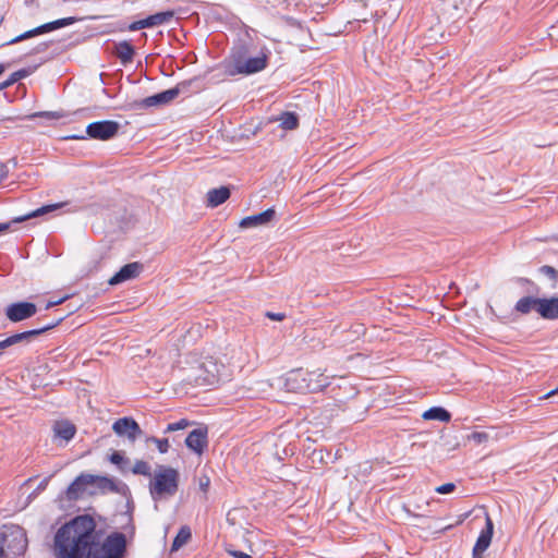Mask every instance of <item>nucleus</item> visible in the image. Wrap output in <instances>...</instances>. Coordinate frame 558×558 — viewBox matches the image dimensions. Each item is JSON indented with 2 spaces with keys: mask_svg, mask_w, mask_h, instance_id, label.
<instances>
[{
  "mask_svg": "<svg viewBox=\"0 0 558 558\" xmlns=\"http://www.w3.org/2000/svg\"><path fill=\"white\" fill-rule=\"evenodd\" d=\"M75 22V19L74 17H64V19H59V20H56L53 22H49V23H46L41 26H38L34 29H31V31H27L14 38H12L10 41H8V45H13V44H16V43H20L24 39H27V38H31L33 36H36V35H39V34H44V33H47V32H51V31H54V29H58V28H61V27H65V26H69L71 24H73Z\"/></svg>",
  "mask_w": 558,
  "mask_h": 558,
  "instance_id": "f8f14e48",
  "label": "nucleus"
},
{
  "mask_svg": "<svg viewBox=\"0 0 558 558\" xmlns=\"http://www.w3.org/2000/svg\"><path fill=\"white\" fill-rule=\"evenodd\" d=\"M48 481H49V478H45V480H43V481L40 482V484L38 485V488H37V489H38V490H44V489L47 487V485H48Z\"/></svg>",
  "mask_w": 558,
  "mask_h": 558,
  "instance_id": "8fccbe9b",
  "label": "nucleus"
},
{
  "mask_svg": "<svg viewBox=\"0 0 558 558\" xmlns=\"http://www.w3.org/2000/svg\"><path fill=\"white\" fill-rule=\"evenodd\" d=\"M250 49L245 44L235 46L230 56V61L226 63L227 74L234 75H250L263 71L269 59V50L263 48L258 56L248 57Z\"/></svg>",
  "mask_w": 558,
  "mask_h": 558,
  "instance_id": "f03ea898",
  "label": "nucleus"
},
{
  "mask_svg": "<svg viewBox=\"0 0 558 558\" xmlns=\"http://www.w3.org/2000/svg\"><path fill=\"white\" fill-rule=\"evenodd\" d=\"M107 216L109 217L110 225L112 226L110 232L116 234L117 239L134 227V216L124 205L113 206V208H110V213L107 214Z\"/></svg>",
  "mask_w": 558,
  "mask_h": 558,
  "instance_id": "6e6552de",
  "label": "nucleus"
},
{
  "mask_svg": "<svg viewBox=\"0 0 558 558\" xmlns=\"http://www.w3.org/2000/svg\"><path fill=\"white\" fill-rule=\"evenodd\" d=\"M128 26H129V24L123 21H120L117 24H107V33L125 32V31H129Z\"/></svg>",
  "mask_w": 558,
  "mask_h": 558,
  "instance_id": "ea45409f",
  "label": "nucleus"
},
{
  "mask_svg": "<svg viewBox=\"0 0 558 558\" xmlns=\"http://www.w3.org/2000/svg\"><path fill=\"white\" fill-rule=\"evenodd\" d=\"M130 472L135 475H143L147 477H151V468L148 462L144 460H136L134 465L131 466Z\"/></svg>",
  "mask_w": 558,
  "mask_h": 558,
  "instance_id": "72a5a7b5",
  "label": "nucleus"
},
{
  "mask_svg": "<svg viewBox=\"0 0 558 558\" xmlns=\"http://www.w3.org/2000/svg\"><path fill=\"white\" fill-rule=\"evenodd\" d=\"M119 126L118 122L107 120V140L113 137L118 133Z\"/></svg>",
  "mask_w": 558,
  "mask_h": 558,
  "instance_id": "a19ab883",
  "label": "nucleus"
},
{
  "mask_svg": "<svg viewBox=\"0 0 558 558\" xmlns=\"http://www.w3.org/2000/svg\"><path fill=\"white\" fill-rule=\"evenodd\" d=\"M422 417L426 421L447 423L451 420V413L442 407H432L422 414Z\"/></svg>",
  "mask_w": 558,
  "mask_h": 558,
  "instance_id": "393cba45",
  "label": "nucleus"
},
{
  "mask_svg": "<svg viewBox=\"0 0 558 558\" xmlns=\"http://www.w3.org/2000/svg\"><path fill=\"white\" fill-rule=\"evenodd\" d=\"M112 54L117 57L123 65H126L133 61L135 48L128 40L118 41L113 44Z\"/></svg>",
  "mask_w": 558,
  "mask_h": 558,
  "instance_id": "4be33fe9",
  "label": "nucleus"
},
{
  "mask_svg": "<svg viewBox=\"0 0 558 558\" xmlns=\"http://www.w3.org/2000/svg\"><path fill=\"white\" fill-rule=\"evenodd\" d=\"M108 85H109V84L107 83V86H108ZM106 95H107V97H112V96H111V92H110V89H109L108 87H107Z\"/></svg>",
  "mask_w": 558,
  "mask_h": 558,
  "instance_id": "6e6d98bb",
  "label": "nucleus"
},
{
  "mask_svg": "<svg viewBox=\"0 0 558 558\" xmlns=\"http://www.w3.org/2000/svg\"><path fill=\"white\" fill-rule=\"evenodd\" d=\"M173 17H174V11H172V10L157 12L155 14L148 15L149 26L151 28L155 26L169 24L173 20Z\"/></svg>",
  "mask_w": 558,
  "mask_h": 558,
  "instance_id": "c85d7f7f",
  "label": "nucleus"
},
{
  "mask_svg": "<svg viewBox=\"0 0 558 558\" xmlns=\"http://www.w3.org/2000/svg\"><path fill=\"white\" fill-rule=\"evenodd\" d=\"M14 77H17V80L25 77L27 75V71L21 70L12 74Z\"/></svg>",
  "mask_w": 558,
  "mask_h": 558,
  "instance_id": "de8ad7c7",
  "label": "nucleus"
},
{
  "mask_svg": "<svg viewBox=\"0 0 558 558\" xmlns=\"http://www.w3.org/2000/svg\"><path fill=\"white\" fill-rule=\"evenodd\" d=\"M113 320H116V318H111L110 320H108L107 325H112Z\"/></svg>",
  "mask_w": 558,
  "mask_h": 558,
  "instance_id": "bf43d9fd",
  "label": "nucleus"
},
{
  "mask_svg": "<svg viewBox=\"0 0 558 558\" xmlns=\"http://www.w3.org/2000/svg\"><path fill=\"white\" fill-rule=\"evenodd\" d=\"M134 504L132 499L125 500L122 510L114 513L111 518V527L114 531L128 534L130 539L134 538L135 524L133 519Z\"/></svg>",
  "mask_w": 558,
  "mask_h": 558,
  "instance_id": "0eeeda50",
  "label": "nucleus"
},
{
  "mask_svg": "<svg viewBox=\"0 0 558 558\" xmlns=\"http://www.w3.org/2000/svg\"><path fill=\"white\" fill-rule=\"evenodd\" d=\"M494 534V523L488 514L485 518V527L481 531L473 547V558H482L492 543Z\"/></svg>",
  "mask_w": 558,
  "mask_h": 558,
  "instance_id": "4468645a",
  "label": "nucleus"
},
{
  "mask_svg": "<svg viewBox=\"0 0 558 558\" xmlns=\"http://www.w3.org/2000/svg\"><path fill=\"white\" fill-rule=\"evenodd\" d=\"M469 438L477 444H482L488 439V435L484 432H473Z\"/></svg>",
  "mask_w": 558,
  "mask_h": 558,
  "instance_id": "37998d69",
  "label": "nucleus"
},
{
  "mask_svg": "<svg viewBox=\"0 0 558 558\" xmlns=\"http://www.w3.org/2000/svg\"><path fill=\"white\" fill-rule=\"evenodd\" d=\"M199 485H201V488H202L204 492H206V489H207V487H208V485H209V480H208V478H206V481H205V482L201 481Z\"/></svg>",
  "mask_w": 558,
  "mask_h": 558,
  "instance_id": "3c124183",
  "label": "nucleus"
},
{
  "mask_svg": "<svg viewBox=\"0 0 558 558\" xmlns=\"http://www.w3.org/2000/svg\"><path fill=\"white\" fill-rule=\"evenodd\" d=\"M536 312L544 319H558V296L539 298L538 307L536 308Z\"/></svg>",
  "mask_w": 558,
  "mask_h": 558,
  "instance_id": "412c9836",
  "label": "nucleus"
},
{
  "mask_svg": "<svg viewBox=\"0 0 558 558\" xmlns=\"http://www.w3.org/2000/svg\"><path fill=\"white\" fill-rule=\"evenodd\" d=\"M203 367L205 368V371L208 374L207 377H205V380L208 384L213 385L220 380L221 375H220L217 363H215L213 361H207V362L203 363Z\"/></svg>",
  "mask_w": 558,
  "mask_h": 558,
  "instance_id": "2f4dec72",
  "label": "nucleus"
},
{
  "mask_svg": "<svg viewBox=\"0 0 558 558\" xmlns=\"http://www.w3.org/2000/svg\"><path fill=\"white\" fill-rule=\"evenodd\" d=\"M306 371L303 368L292 369L287 373L283 386L289 392L306 393L305 385Z\"/></svg>",
  "mask_w": 558,
  "mask_h": 558,
  "instance_id": "f3484780",
  "label": "nucleus"
},
{
  "mask_svg": "<svg viewBox=\"0 0 558 558\" xmlns=\"http://www.w3.org/2000/svg\"><path fill=\"white\" fill-rule=\"evenodd\" d=\"M16 81H17V77H14L13 75H11L10 80H8L7 82H3L0 85V89L7 88L8 86H10L11 84H13Z\"/></svg>",
  "mask_w": 558,
  "mask_h": 558,
  "instance_id": "49530a36",
  "label": "nucleus"
},
{
  "mask_svg": "<svg viewBox=\"0 0 558 558\" xmlns=\"http://www.w3.org/2000/svg\"><path fill=\"white\" fill-rule=\"evenodd\" d=\"M191 537H192L191 529L187 525L181 526L172 542L171 551L179 550L182 546H184L190 541Z\"/></svg>",
  "mask_w": 558,
  "mask_h": 558,
  "instance_id": "c756f323",
  "label": "nucleus"
},
{
  "mask_svg": "<svg viewBox=\"0 0 558 558\" xmlns=\"http://www.w3.org/2000/svg\"><path fill=\"white\" fill-rule=\"evenodd\" d=\"M180 474L172 466L158 465L148 484L149 495L155 502L174 496L179 489Z\"/></svg>",
  "mask_w": 558,
  "mask_h": 558,
  "instance_id": "7ed1b4c3",
  "label": "nucleus"
},
{
  "mask_svg": "<svg viewBox=\"0 0 558 558\" xmlns=\"http://www.w3.org/2000/svg\"><path fill=\"white\" fill-rule=\"evenodd\" d=\"M452 526H453V525H452V524H450V525H448V526L444 527L441 531H442V532L448 531V530H450Z\"/></svg>",
  "mask_w": 558,
  "mask_h": 558,
  "instance_id": "13d9d810",
  "label": "nucleus"
},
{
  "mask_svg": "<svg viewBox=\"0 0 558 558\" xmlns=\"http://www.w3.org/2000/svg\"><path fill=\"white\" fill-rule=\"evenodd\" d=\"M57 558H105V539L89 515H78L63 524L54 535Z\"/></svg>",
  "mask_w": 558,
  "mask_h": 558,
  "instance_id": "f257e3e1",
  "label": "nucleus"
},
{
  "mask_svg": "<svg viewBox=\"0 0 558 558\" xmlns=\"http://www.w3.org/2000/svg\"><path fill=\"white\" fill-rule=\"evenodd\" d=\"M36 312L37 307L34 303L17 302L12 303L7 307L5 315L9 320L17 323L34 316Z\"/></svg>",
  "mask_w": 558,
  "mask_h": 558,
  "instance_id": "ddd939ff",
  "label": "nucleus"
},
{
  "mask_svg": "<svg viewBox=\"0 0 558 558\" xmlns=\"http://www.w3.org/2000/svg\"><path fill=\"white\" fill-rule=\"evenodd\" d=\"M539 298L523 296L514 305V310L521 314H529L532 310L536 311L538 307Z\"/></svg>",
  "mask_w": 558,
  "mask_h": 558,
  "instance_id": "a878e982",
  "label": "nucleus"
},
{
  "mask_svg": "<svg viewBox=\"0 0 558 558\" xmlns=\"http://www.w3.org/2000/svg\"><path fill=\"white\" fill-rule=\"evenodd\" d=\"M277 120L280 121V126L284 130H295L299 126V117L292 111L282 112Z\"/></svg>",
  "mask_w": 558,
  "mask_h": 558,
  "instance_id": "7c9ffc66",
  "label": "nucleus"
},
{
  "mask_svg": "<svg viewBox=\"0 0 558 558\" xmlns=\"http://www.w3.org/2000/svg\"><path fill=\"white\" fill-rule=\"evenodd\" d=\"M144 270V265L140 262L129 263L120 268L108 281L110 286H116L128 280L137 278Z\"/></svg>",
  "mask_w": 558,
  "mask_h": 558,
  "instance_id": "dca6fc26",
  "label": "nucleus"
},
{
  "mask_svg": "<svg viewBox=\"0 0 558 558\" xmlns=\"http://www.w3.org/2000/svg\"><path fill=\"white\" fill-rule=\"evenodd\" d=\"M231 195L228 186H220L218 189H211L207 192V206L215 208L223 204Z\"/></svg>",
  "mask_w": 558,
  "mask_h": 558,
  "instance_id": "5701e85b",
  "label": "nucleus"
},
{
  "mask_svg": "<svg viewBox=\"0 0 558 558\" xmlns=\"http://www.w3.org/2000/svg\"><path fill=\"white\" fill-rule=\"evenodd\" d=\"M185 446L197 454H202L208 446L207 427H197L189 433L185 438Z\"/></svg>",
  "mask_w": 558,
  "mask_h": 558,
  "instance_id": "2eb2a0df",
  "label": "nucleus"
},
{
  "mask_svg": "<svg viewBox=\"0 0 558 558\" xmlns=\"http://www.w3.org/2000/svg\"><path fill=\"white\" fill-rule=\"evenodd\" d=\"M131 541L128 534L119 531L107 534V558H126L128 544Z\"/></svg>",
  "mask_w": 558,
  "mask_h": 558,
  "instance_id": "9d476101",
  "label": "nucleus"
},
{
  "mask_svg": "<svg viewBox=\"0 0 558 558\" xmlns=\"http://www.w3.org/2000/svg\"><path fill=\"white\" fill-rule=\"evenodd\" d=\"M112 430L117 436L124 437L131 442H134L143 434L138 423L132 416L118 418L112 424Z\"/></svg>",
  "mask_w": 558,
  "mask_h": 558,
  "instance_id": "9b49d317",
  "label": "nucleus"
},
{
  "mask_svg": "<svg viewBox=\"0 0 558 558\" xmlns=\"http://www.w3.org/2000/svg\"><path fill=\"white\" fill-rule=\"evenodd\" d=\"M58 324H59V320L48 324V325L37 328V329L23 331V332L14 333L12 336L7 337L2 341H0V356L3 355L5 349L11 348L13 345H17V344L29 343L33 338L56 327Z\"/></svg>",
  "mask_w": 558,
  "mask_h": 558,
  "instance_id": "1a4fd4ad",
  "label": "nucleus"
},
{
  "mask_svg": "<svg viewBox=\"0 0 558 558\" xmlns=\"http://www.w3.org/2000/svg\"><path fill=\"white\" fill-rule=\"evenodd\" d=\"M557 392H558V389H554V390H551V391L547 392L546 395H544V396H543V399H547V398H549V397L554 396V395H555V393H557Z\"/></svg>",
  "mask_w": 558,
  "mask_h": 558,
  "instance_id": "603ef678",
  "label": "nucleus"
},
{
  "mask_svg": "<svg viewBox=\"0 0 558 558\" xmlns=\"http://www.w3.org/2000/svg\"><path fill=\"white\" fill-rule=\"evenodd\" d=\"M194 80L182 81L174 87L136 100L134 107L138 110H146L153 107H163L174 100L180 94H186Z\"/></svg>",
  "mask_w": 558,
  "mask_h": 558,
  "instance_id": "39448f33",
  "label": "nucleus"
},
{
  "mask_svg": "<svg viewBox=\"0 0 558 558\" xmlns=\"http://www.w3.org/2000/svg\"><path fill=\"white\" fill-rule=\"evenodd\" d=\"M5 68L3 64H0V75L4 72Z\"/></svg>",
  "mask_w": 558,
  "mask_h": 558,
  "instance_id": "4d7b16f0",
  "label": "nucleus"
},
{
  "mask_svg": "<svg viewBox=\"0 0 558 558\" xmlns=\"http://www.w3.org/2000/svg\"><path fill=\"white\" fill-rule=\"evenodd\" d=\"M62 116L56 111H39V112H34V113L27 114L24 117V119L32 120L35 118H46L48 120H58Z\"/></svg>",
  "mask_w": 558,
  "mask_h": 558,
  "instance_id": "c9c22d12",
  "label": "nucleus"
},
{
  "mask_svg": "<svg viewBox=\"0 0 558 558\" xmlns=\"http://www.w3.org/2000/svg\"><path fill=\"white\" fill-rule=\"evenodd\" d=\"M266 317H268L271 320L281 322L286 318V314L283 313H274V312H267Z\"/></svg>",
  "mask_w": 558,
  "mask_h": 558,
  "instance_id": "c03bdc74",
  "label": "nucleus"
},
{
  "mask_svg": "<svg viewBox=\"0 0 558 558\" xmlns=\"http://www.w3.org/2000/svg\"><path fill=\"white\" fill-rule=\"evenodd\" d=\"M405 512L409 517H414V518H423L425 517L424 514H421V513H416L414 511H412L411 509H405Z\"/></svg>",
  "mask_w": 558,
  "mask_h": 558,
  "instance_id": "09e8293b",
  "label": "nucleus"
},
{
  "mask_svg": "<svg viewBox=\"0 0 558 558\" xmlns=\"http://www.w3.org/2000/svg\"><path fill=\"white\" fill-rule=\"evenodd\" d=\"M456 484L454 483H446L435 488V492L441 495L450 494L454 492Z\"/></svg>",
  "mask_w": 558,
  "mask_h": 558,
  "instance_id": "79ce46f5",
  "label": "nucleus"
},
{
  "mask_svg": "<svg viewBox=\"0 0 558 558\" xmlns=\"http://www.w3.org/2000/svg\"><path fill=\"white\" fill-rule=\"evenodd\" d=\"M146 442L155 444L160 453H167L169 450V441L167 438H157L155 436H149L146 438Z\"/></svg>",
  "mask_w": 558,
  "mask_h": 558,
  "instance_id": "f704fd0d",
  "label": "nucleus"
},
{
  "mask_svg": "<svg viewBox=\"0 0 558 558\" xmlns=\"http://www.w3.org/2000/svg\"><path fill=\"white\" fill-rule=\"evenodd\" d=\"M53 438L60 446H65L75 435L76 427L69 421H57L53 424Z\"/></svg>",
  "mask_w": 558,
  "mask_h": 558,
  "instance_id": "a211bd4d",
  "label": "nucleus"
},
{
  "mask_svg": "<svg viewBox=\"0 0 558 558\" xmlns=\"http://www.w3.org/2000/svg\"><path fill=\"white\" fill-rule=\"evenodd\" d=\"M128 27H129L130 32H135V31H140L143 28H150L148 16H146L145 19L130 23Z\"/></svg>",
  "mask_w": 558,
  "mask_h": 558,
  "instance_id": "4c0bfd02",
  "label": "nucleus"
},
{
  "mask_svg": "<svg viewBox=\"0 0 558 558\" xmlns=\"http://www.w3.org/2000/svg\"><path fill=\"white\" fill-rule=\"evenodd\" d=\"M275 217H276V210L271 207V208H267L266 210H264L259 214L244 217L240 221L239 226L243 229L253 228V227H257V226H264V225L269 223Z\"/></svg>",
  "mask_w": 558,
  "mask_h": 558,
  "instance_id": "aec40b11",
  "label": "nucleus"
},
{
  "mask_svg": "<svg viewBox=\"0 0 558 558\" xmlns=\"http://www.w3.org/2000/svg\"><path fill=\"white\" fill-rule=\"evenodd\" d=\"M107 489L121 494L125 500L132 499L129 486L120 480L107 476Z\"/></svg>",
  "mask_w": 558,
  "mask_h": 558,
  "instance_id": "cd10ccee",
  "label": "nucleus"
},
{
  "mask_svg": "<svg viewBox=\"0 0 558 558\" xmlns=\"http://www.w3.org/2000/svg\"><path fill=\"white\" fill-rule=\"evenodd\" d=\"M107 459L117 468L121 474L125 475L130 473L131 460L125 456L124 451L116 450L109 454Z\"/></svg>",
  "mask_w": 558,
  "mask_h": 558,
  "instance_id": "b1692460",
  "label": "nucleus"
},
{
  "mask_svg": "<svg viewBox=\"0 0 558 558\" xmlns=\"http://www.w3.org/2000/svg\"><path fill=\"white\" fill-rule=\"evenodd\" d=\"M231 555L234 558H252L248 554L239 550L231 551Z\"/></svg>",
  "mask_w": 558,
  "mask_h": 558,
  "instance_id": "a18cd8bd",
  "label": "nucleus"
},
{
  "mask_svg": "<svg viewBox=\"0 0 558 558\" xmlns=\"http://www.w3.org/2000/svg\"><path fill=\"white\" fill-rule=\"evenodd\" d=\"M60 207H61V204L45 205V206H41L40 208H37L36 210H33L29 214H26L24 216L14 218L12 220V222H14V223L23 222V221L28 220L31 218H36V217L46 215L48 213H51V211H53V210H56V209H58Z\"/></svg>",
  "mask_w": 558,
  "mask_h": 558,
  "instance_id": "bb28decb",
  "label": "nucleus"
},
{
  "mask_svg": "<svg viewBox=\"0 0 558 558\" xmlns=\"http://www.w3.org/2000/svg\"><path fill=\"white\" fill-rule=\"evenodd\" d=\"M61 302H62V300L57 301V302H49V303L47 304L46 308H50L51 306L57 305V304H59V303H61Z\"/></svg>",
  "mask_w": 558,
  "mask_h": 558,
  "instance_id": "5fc2aeb1",
  "label": "nucleus"
},
{
  "mask_svg": "<svg viewBox=\"0 0 558 558\" xmlns=\"http://www.w3.org/2000/svg\"><path fill=\"white\" fill-rule=\"evenodd\" d=\"M10 228V223H0V232L7 231Z\"/></svg>",
  "mask_w": 558,
  "mask_h": 558,
  "instance_id": "864d4df0",
  "label": "nucleus"
},
{
  "mask_svg": "<svg viewBox=\"0 0 558 558\" xmlns=\"http://www.w3.org/2000/svg\"><path fill=\"white\" fill-rule=\"evenodd\" d=\"M27 548L25 531L15 524L0 530V558H20Z\"/></svg>",
  "mask_w": 558,
  "mask_h": 558,
  "instance_id": "20e7f679",
  "label": "nucleus"
},
{
  "mask_svg": "<svg viewBox=\"0 0 558 558\" xmlns=\"http://www.w3.org/2000/svg\"><path fill=\"white\" fill-rule=\"evenodd\" d=\"M539 272L554 282L558 281V270L553 266L544 265L539 268Z\"/></svg>",
  "mask_w": 558,
  "mask_h": 558,
  "instance_id": "e433bc0d",
  "label": "nucleus"
},
{
  "mask_svg": "<svg viewBox=\"0 0 558 558\" xmlns=\"http://www.w3.org/2000/svg\"><path fill=\"white\" fill-rule=\"evenodd\" d=\"M88 136L105 141V121H98L89 124L86 129Z\"/></svg>",
  "mask_w": 558,
  "mask_h": 558,
  "instance_id": "473e14b6",
  "label": "nucleus"
},
{
  "mask_svg": "<svg viewBox=\"0 0 558 558\" xmlns=\"http://www.w3.org/2000/svg\"><path fill=\"white\" fill-rule=\"evenodd\" d=\"M330 384L329 377L326 376L324 373L318 371H306L305 375V385H306V393L311 392H318L322 391L324 388L328 387Z\"/></svg>",
  "mask_w": 558,
  "mask_h": 558,
  "instance_id": "6ab92c4d",
  "label": "nucleus"
},
{
  "mask_svg": "<svg viewBox=\"0 0 558 558\" xmlns=\"http://www.w3.org/2000/svg\"><path fill=\"white\" fill-rule=\"evenodd\" d=\"M189 424H190V422L187 420L181 418L178 422L168 424L165 433H170V432H175V430L184 429L185 427L189 426Z\"/></svg>",
  "mask_w": 558,
  "mask_h": 558,
  "instance_id": "58836bf2",
  "label": "nucleus"
},
{
  "mask_svg": "<svg viewBox=\"0 0 558 558\" xmlns=\"http://www.w3.org/2000/svg\"><path fill=\"white\" fill-rule=\"evenodd\" d=\"M105 487V477L92 474H81L66 489V498L76 500L84 495H93Z\"/></svg>",
  "mask_w": 558,
  "mask_h": 558,
  "instance_id": "423d86ee",
  "label": "nucleus"
}]
</instances>
